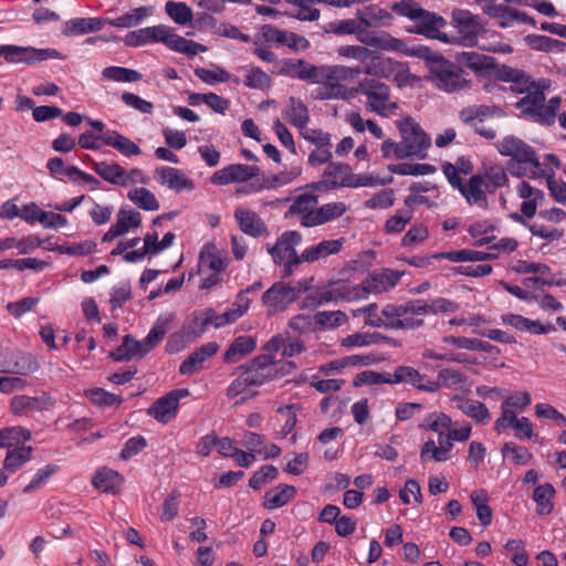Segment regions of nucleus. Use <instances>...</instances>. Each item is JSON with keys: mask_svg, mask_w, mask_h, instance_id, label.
I'll use <instances>...</instances> for the list:
<instances>
[{"mask_svg": "<svg viewBox=\"0 0 566 566\" xmlns=\"http://www.w3.org/2000/svg\"><path fill=\"white\" fill-rule=\"evenodd\" d=\"M359 66L319 65L305 60L284 59L281 62L279 75L298 78L313 84H322L319 95L324 99L346 98L347 87L342 82L360 75Z\"/></svg>", "mask_w": 566, "mask_h": 566, "instance_id": "obj_1", "label": "nucleus"}, {"mask_svg": "<svg viewBox=\"0 0 566 566\" xmlns=\"http://www.w3.org/2000/svg\"><path fill=\"white\" fill-rule=\"evenodd\" d=\"M274 358L275 356H254L248 365L241 366L239 368L240 375L227 389V397L233 399L243 395L240 401H244L251 397L249 394L251 387L260 386L268 380L286 374L285 366L291 364L283 359L275 360Z\"/></svg>", "mask_w": 566, "mask_h": 566, "instance_id": "obj_2", "label": "nucleus"}, {"mask_svg": "<svg viewBox=\"0 0 566 566\" xmlns=\"http://www.w3.org/2000/svg\"><path fill=\"white\" fill-rule=\"evenodd\" d=\"M517 196L524 201L521 203V214L513 213L514 221L527 226L530 232L537 238L546 241H557L563 238L564 230L558 228H551L544 224L534 222L527 224L524 218L532 219L536 214L538 205L545 201V195L541 189L531 186L527 181H522L516 188Z\"/></svg>", "mask_w": 566, "mask_h": 566, "instance_id": "obj_3", "label": "nucleus"}, {"mask_svg": "<svg viewBox=\"0 0 566 566\" xmlns=\"http://www.w3.org/2000/svg\"><path fill=\"white\" fill-rule=\"evenodd\" d=\"M428 78L438 90L449 94L467 91L472 85L463 69L447 59L431 60Z\"/></svg>", "mask_w": 566, "mask_h": 566, "instance_id": "obj_4", "label": "nucleus"}, {"mask_svg": "<svg viewBox=\"0 0 566 566\" xmlns=\"http://www.w3.org/2000/svg\"><path fill=\"white\" fill-rule=\"evenodd\" d=\"M302 242V234L296 230L284 231L268 249L276 265L283 266L282 277H289L304 260L297 254L296 247Z\"/></svg>", "mask_w": 566, "mask_h": 566, "instance_id": "obj_5", "label": "nucleus"}, {"mask_svg": "<svg viewBox=\"0 0 566 566\" xmlns=\"http://www.w3.org/2000/svg\"><path fill=\"white\" fill-rule=\"evenodd\" d=\"M359 92L366 96L369 109L379 116L389 117L398 108L397 103L390 101L389 86L379 80L364 78Z\"/></svg>", "mask_w": 566, "mask_h": 566, "instance_id": "obj_6", "label": "nucleus"}, {"mask_svg": "<svg viewBox=\"0 0 566 566\" xmlns=\"http://www.w3.org/2000/svg\"><path fill=\"white\" fill-rule=\"evenodd\" d=\"M398 129L408 157L424 159L431 146V139L421 126L413 118L407 117L398 123Z\"/></svg>", "mask_w": 566, "mask_h": 566, "instance_id": "obj_7", "label": "nucleus"}, {"mask_svg": "<svg viewBox=\"0 0 566 566\" xmlns=\"http://www.w3.org/2000/svg\"><path fill=\"white\" fill-rule=\"evenodd\" d=\"M402 272L381 269L370 272L358 285H354V293L358 300L366 298L369 294H381L392 290L402 277Z\"/></svg>", "mask_w": 566, "mask_h": 566, "instance_id": "obj_8", "label": "nucleus"}, {"mask_svg": "<svg viewBox=\"0 0 566 566\" xmlns=\"http://www.w3.org/2000/svg\"><path fill=\"white\" fill-rule=\"evenodd\" d=\"M169 328V318L159 316L154 323L147 336L143 342L136 340L130 335H126L123 339L122 347L117 354H145L153 350L167 334Z\"/></svg>", "mask_w": 566, "mask_h": 566, "instance_id": "obj_9", "label": "nucleus"}, {"mask_svg": "<svg viewBox=\"0 0 566 566\" xmlns=\"http://www.w3.org/2000/svg\"><path fill=\"white\" fill-rule=\"evenodd\" d=\"M0 56L8 63L41 62L49 59L63 60L64 55L55 49H36L32 46H19L13 44H0Z\"/></svg>", "mask_w": 566, "mask_h": 566, "instance_id": "obj_10", "label": "nucleus"}, {"mask_svg": "<svg viewBox=\"0 0 566 566\" xmlns=\"http://www.w3.org/2000/svg\"><path fill=\"white\" fill-rule=\"evenodd\" d=\"M504 112L499 106L471 105L462 108L459 117L462 123L471 125L474 132L485 139L492 140L496 137V132L482 125L485 118L492 116H503Z\"/></svg>", "mask_w": 566, "mask_h": 566, "instance_id": "obj_11", "label": "nucleus"}, {"mask_svg": "<svg viewBox=\"0 0 566 566\" xmlns=\"http://www.w3.org/2000/svg\"><path fill=\"white\" fill-rule=\"evenodd\" d=\"M408 313H417L415 300L402 304H386L380 312V318L370 319L371 326L407 331V327H412L415 324L406 319L400 321L399 317Z\"/></svg>", "mask_w": 566, "mask_h": 566, "instance_id": "obj_12", "label": "nucleus"}, {"mask_svg": "<svg viewBox=\"0 0 566 566\" xmlns=\"http://www.w3.org/2000/svg\"><path fill=\"white\" fill-rule=\"evenodd\" d=\"M452 23L457 29L460 43L465 46L476 45L479 33L484 31L480 17L464 9L453 10Z\"/></svg>", "mask_w": 566, "mask_h": 566, "instance_id": "obj_13", "label": "nucleus"}, {"mask_svg": "<svg viewBox=\"0 0 566 566\" xmlns=\"http://www.w3.org/2000/svg\"><path fill=\"white\" fill-rule=\"evenodd\" d=\"M306 290V284L302 282H296L293 285L279 282L274 283L263 293L262 301L265 305L284 310Z\"/></svg>", "mask_w": 566, "mask_h": 566, "instance_id": "obj_14", "label": "nucleus"}, {"mask_svg": "<svg viewBox=\"0 0 566 566\" xmlns=\"http://www.w3.org/2000/svg\"><path fill=\"white\" fill-rule=\"evenodd\" d=\"M496 149L502 156L511 157V160L530 163L536 169L539 167V158L534 148L516 136H505L496 144Z\"/></svg>", "mask_w": 566, "mask_h": 566, "instance_id": "obj_15", "label": "nucleus"}, {"mask_svg": "<svg viewBox=\"0 0 566 566\" xmlns=\"http://www.w3.org/2000/svg\"><path fill=\"white\" fill-rule=\"evenodd\" d=\"M189 389L178 388L169 391L165 396L157 399L149 408L148 415L158 422L168 423L171 421L179 407V400L189 396Z\"/></svg>", "mask_w": 566, "mask_h": 566, "instance_id": "obj_16", "label": "nucleus"}, {"mask_svg": "<svg viewBox=\"0 0 566 566\" xmlns=\"http://www.w3.org/2000/svg\"><path fill=\"white\" fill-rule=\"evenodd\" d=\"M172 28L158 24L142 28L125 35V45L130 48L143 46L151 43H163L168 48Z\"/></svg>", "mask_w": 566, "mask_h": 566, "instance_id": "obj_17", "label": "nucleus"}, {"mask_svg": "<svg viewBox=\"0 0 566 566\" xmlns=\"http://www.w3.org/2000/svg\"><path fill=\"white\" fill-rule=\"evenodd\" d=\"M260 168L244 164H231L212 174L210 181L217 186H226L234 182H245L259 176Z\"/></svg>", "mask_w": 566, "mask_h": 566, "instance_id": "obj_18", "label": "nucleus"}, {"mask_svg": "<svg viewBox=\"0 0 566 566\" xmlns=\"http://www.w3.org/2000/svg\"><path fill=\"white\" fill-rule=\"evenodd\" d=\"M483 12L490 18L499 20V27L502 29L511 28L515 22L535 25V20L526 12L513 9L504 4H484Z\"/></svg>", "mask_w": 566, "mask_h": 566, "instance_id": "obj_19", "label": "nucleus"}, {"mask_svg": "<svg viewBox=\"0 0 566 566\" xmlns=\"http://www.w3.org/2000/svg\"><path fill=\"white\" fill-rule=\"evenodd\" d=\"M358 301L353 286H340L336 289H323L310 293L303 300V307H318L333 301Z\"/></svg>", "mask_w": 566, "mask_h": 566, "instance_id": "obj_20", "label": "nucleus"}, {"mask_svg": "<svg viewBox=\"0 0 566 566\" xmlns=\"http://www.w3.org/2000/svg\"><path fill=\"white\" fill-rule=\"evenodd\" d=\"M155 179L161 186H166L177 193L184 190L191 191L196 188L193 180L188 178L182 170L169 166L156 168Z\"/></svg>", "mask_w": 566, "mask_h": 566, "instance_id": "obj_21", "label": "nucleus"}, {"mask_svg": "<svg viewBox=\"0 0 566 566\" xmlns=\"http://www.w3.org/2000/svg\"><path fill=\"white\" fill-rule=\"evenodd\" d=\"M409 384L416 387L418 390L426 392H437L440 389L438 382H433L421 375L417 369L409 366H399L391 374L390 384Z\"/></svg>", "mask_w": 566, "mask_h": 566, "instance_id": "obj_22", "label": "nucleus"}, {"mask_svg": "<svg viewBox=\"0 0 566 566\" xmlns=\"http://www.w3.org/2000/svg\"><path fill=\"white\" fill-rule=\"evenodd\" d=\"M234 219L240 230L252 238H260L268 234V227L261 217L253 210L247 208H237Z\"/></svg>", "mask_w": 566, "mask_h": 566, "instance_id": "obj_23", "label": "nucleus"}, {"mask_svg": "<svg viewBox=\"0 0 566 566\" xmlns=\"http://www.w3.org/2000/svg\"><path fill=\"white\" fill-rule=\"evenodd\" d=\"M484 178L481 174L472 175L468 182H463L459 189V192L464 197L465 201L470 206H478L479 208L486 210L489 207L488 191L483 185Z\"/></svg>", "mask_w": 566, "mask_h": 566, "instance_id": "obj_24", "label": "nucleus"}, {"mask_svg": "<svg viewBox=\"0 0 566 566\" xmlns=\"http://www.w3.org/2000/svg\"><path fill=\"white\" fill-rule=\"evenodd\" d=\"M352 174L353 171L349 165L339 161H332L325 168L321 184L328 189H336L339 187L349 188Z\"/></svg>", "mask_w": 566, "mask_h": 566, "instance_id": "obj_25", "label": "nucleus"}, {"mask_svg": "<svg viewBox=\"0 0 566 566\" xmlns=\"http://www.w3.org/2000/svg\"><path fill=\"white\" fill-rule=\"evenodd\" d=\"M453 438L450 432L444 433L440 432L438 437V443L436 444L433 440L427 441L421 449L420 459L422 462L428 461L432 458L436 462H442L449 459V453L453 448Z\"/></svg>", "mask_w": 566, "mask_h": 566, "instance_id": "obj_26", "label": "nucleus"}, {"mask_svg": "<svg viewBox=\"0 0 566 566\" xmlns=\"http://www.w3.org/2000/svg\"><path fill=\"white\" fill-rule=\"evenodd\" d=\"M39 367L35 356H0V373L3 374L28 375Z\"/></svg>", "mask_w": 566, "mask_h": 566, "instance_id": "obj_27", "label": "nucleus"}, {"mask_svg": "<svg viewBox=\"0 0 566 566\" xmlns=\"http://www.w3.org/2000/svg\"><path fill=\"white\" fill-rule=\"evenodd\" d=\"M376 344H389L392 347L400 346V343L398 340L387 337L378 332H374V333L358 332V333H355L352 335H347L346 337L342 338V340H340L342 347L347 348V349H352L355 347H365V346L376 345Z\"/></svg>", "mask_w": 566, "mask_h": 566, "instance_id": "obj_28", "label": "nucleus"}, {"mask_svg": "<svg viewBox=\"0 0 566 566\" xmlns=\"http://www.w3.org/2000/svg\"><path fill=\"white\" fill-rule=\"evenodd\" d=\"M265 354H301L305 350L304 343L290 334H279L266 342L262 348Z\"/></svg>", "mask_w": 566, "mask_h": 566, "instance_id": "obj_29", "label": "nucleus"}, {"mask_svg": "<svg viewBox=\"0 0 566 566\" xmlns=\"http://www.w3.org/2000/svg\"><path fill=\"white\" fill-rule=\"evenodd\" d=\"M346 211L344 202H329L321 206L314 213H308L303 222V227L310 228L321 226L337 219Z\"/></svg>", "mask_w": 566, "mask_h": 566, "instance_id": "obj_30", "label": "nucleus"}, {"mask_svg": "<svg viewBox=\"0 0 566 566\" xmlns=\"http://www.w3.org/2000/svg\"><path fill=\"white\" fill-rule=\"evenodd\" d=\"M344 242V238L323 240L303 250L301 259L304 260V262L313 263L329 255L337 254L342 250Z\"/></svg>", "mask_w": 566, "mask_h": 566, "instance_id": "obj_31", "label": "nucleus"}, {"mask_svg": "<svg viewBox=\"0 0 566 566\" xmlns=\"http://www.w3.org/2000/svg\"><path fill=\"white\" fill-rule=\"evenodd\" d=\"M457 61L481 76H488L495 66V57L474 51L458 54Z\"/></svg>", "mask_w": 566, "mask_h": 566, "instance_id": "obj_32", "label": "nucleus"}, {"mask_svg": "<svg viewBox=\"0 0 566 566\" xmlns=\"http://www.w3.org/2000/svg\"><path fill=\"white\" fill-rule=\"evenodd\" d=\"M416 33L422 34L430 39H439L447 42L446 35H441L440 29L444 27L446 21L436 13L422 10L421 17L416 20Z\"/></svg>", "mask_w": 566, "mask_h": 566, "instance_id": "obj_33", "label": "nucleus"}, {"mask_svg": "<svg viewBox=\"0 0 566 566\" xmlns=\"http://www.w3.org/2000/svg\"><path fill=\"white\" fill-rule=\"evenodd\" d=\"M501 318L503 324L534 335L548 334L555 331L552 325H543L539 321H533L518 314H504Z\"/></svg>", "mask_w": 566, "mask_h": 566, "instance_id": "obj_34", "label": "nucleus"}, {"mask_svg": "<svg viewBox=\"0 0 566 566\" xmlns=\"http://www.w3.org/2000/svg\"><path fill=\"white\" fill-rule=\"evenodd\" d=\"M452 400L462 413L473 419L476 423L484 424L490 421L491 413L484 403L458 395Z\"/></svg>", "mask_w": 566, "mask_h": 566, "instance_id": "obj_35", "label": "nucleus"}, {"mask_svg": "<svg viewBox=\"0 0 566 566\" xmlns=\"http://www.w3.org/2000/svg\"><path fill=\"white\" fill-rule=\"evenodd\" d=\"M49 400L45 396L15 395L11 398L10 411L15 416L31 411H42L49 407Z\"/></svg>", "mask_w": 566, "mask_h": 566, "instance_id": "obj_36", "label": "nucleus"}, {"mask_svg": "<svg viewBox=\"0 0 566 566\" xmlns=\"http://www.w3.org/2000/svg\"><path fill=\"white\" fill-rule=\"evenodd\" d=\"M433 259H446L451 262H482L494 260L497 258L496 253L483 252L471 249L453 250L448 252H439L432 255Z\"/></svg>", "mask_w": 566, "mask_h": 566, "instance_id": "obj_37", "label": "nucleus"}, {"mask_svg": "<svg viewBox=\"0 0 566 566\" xmlns=\"http://www.w3.org/2000/svg\"><path fill=\"white\" fill-rule=\"evenodd\" d=\"M123 482L124 478L117 471L103 468L95 473L92 484L102 493L116 494Z\"/></svg>", "mask_w": 566, "mask_h": 566, "instance_id": "obj_38", "label": "nucleus"}, {"mask_svg": "<svg viewBox=\"0 0 566 566\" xmlns=\"http://www.w3.org/2000/svg\"><path fill=\"white\" fill-rule=\"evenodd\" d=\"M101 138L105 145L115 148L123 156L132 157L142 154V149L137 144L117 130H107L101 135Z\"/></svg>", "mask_w": 566, "mask_h": 566, "instance_id": "obj_39", "label": "nucleus"}, {"mask_svg": "<svg viewBox=\"0 0 566 566\" xmlns=\"http://www.w3.org/2000/svg\"><path fill=\"white\" fill-rule=\"evenodd\" d=\"M94 171L105 181L116 186H127L129 175L119 164L93 163Z\"/></svg>", "mask_w": 566, "mask_h": 566, "instance_id": "obj_40", "label": "nucleus"}, {"mask_svg": "<svg viewBox=\"0 0 566 566\" xmlns=\"http://www.w3.org/2000/svg\"><path fill=\"white\" fill-rule=\"evenodd\" d=\"M296 493L295 486L280 484L265 493L263 506L268 510L282 507L292 501L296 496Z\"/></svg>", "mask_w": 566, "mask_h": 566, "instance_id": "obj_41", "label": "nucleus"}, {"mask_svg": "<svg viewBox=\"0 0 566 566\" xmlns=\"http://www.w3.org/2000/svg\"><path fill=\"white\" fill-rule=\"evenodd\" d=\"M547 87L546 82H543L542 85L535 87L532 92L530 91L525 96L520 98L515 103V108L520 111L521 117L524 119H530L532 115L535 113L536 108L542 102H545L544 90Z\"/></svg>", "mask_w": 566, "mask_h": 566, "instance_id": "obj_42", "label": "nucleus"}, {"mask_svg": "<svg viewBox=\"0 0 566 566\" xmlns=\"http://www.w3.org/2000/svg\"><path fill=\"white\" fill-rule=\"evenodd\" d=\"M105 18H75L65 23L63 33L67 36L101 31L105 25Z\"/></svg>", "mask_w": 566, "mask_h": 566, "instance_id": "obj_43", "label": "nucleus"}, {"mask_svg": "<svg viewBox=\"0 0 566 566\" xmlns=\"http://www.w3.org/2000/svg\"><path fill=\"white\" fill-rule=\"evenodd\" d=\"M285 117L298 129V132L307 127L310 122V114L306 105L301 99L293 96L289 99V104L285 109Z\"/></svg>", "mask_w": 566, "mask_h": 566, "instance_id": "obj_44", "label": "nucleus"}, {"mask_svg": "<svg viewBox=\"0 0 566 566\" xmlns=\"http://www.w3.org/2000/svg\"><path fill=\"white\" fill-rule=\"evenodd\" d=\"M291 6L289 14L300 21H316L319 18V10L315 8L316 0H284Z\"/></svg>", "mask_w": 566, "mask_h": 566, "instance_id": "obj_45", "label": "nucleus"}, {"mask_svg": "<svg viewBox=\"0 0 566 566\" xmlns=\"http://www.w3.org/2000/svg\"><path fill=\"white\" fill-rule=\"evenodd\" d=\"M417 313L438 314V313H454L460 308V305L451 300L444 297H437L428 303L424 300H415Z\"/></svg>", "mask_w": 566, "mask_h": 566, "instance_id": "obj_46", "label": "nucleus"}, {"mask_svg": "<svg viewBox=\"0 0 566 566\" xmlns=\"http://www.w3.org/2000/svg\"><path fill=\"white\" fill-rule=\"evenodd\" d=\"M555 489L551 483L538 485L533 491V500L536 503V513L538 515H548L554 509L553 499Z\"/></svg>", "mask_w": 566, "mask_h": 566, "instance_id": "obj_47", "label": "nucleus"}, {"mask_svg": "<svg viewBox=\"0 0 566 566\" xmlns=\"http://www.w3.org/2000/svg\"><path fill=\"white\" fill-rule=\"evenodd\" d=\"M390 13L385 9L370 4L358 11V22L361 23L363 32L367 28L378 27L384 20L390 19Z\"/></svg>", "mask_w": 566, "mask_h": 566, "instance_id": "obj_48", "label": "nucleus"}, {"mask_svg": "<svg viewBox=\"0 0 566 566\" xmlns=\"http://www.w3.org/2000/svg\"><path fill=\"white\" fill-rule=\"evenodd\" d=\"M317 205V197L312 193H302L291 203L286 217L301 216L300 223L303 226L304 219L308 213H314V207Z\"/></svg>", "mask_w": 566, "mask_h": 566, "instance_id": "obj_49", "label": "nucleus"}, {"mask_svg": "<svg viewBox=\"0 0 566 566\" xmlns=\"http://www.w3.org/2000/svg\"><path fill=\"white\" fill-rule=\"evenodd\" d=\"M142 73L136 70L124 66H107L102 71V78L117 83H135L140 81Z\"/></svg>", "mask_w": 566, "mask_h": 566, "instance_id": "obj_50", "label": "nucleus"}, {"mask_svg": "<svg viewBox=\"0 0 566 566\" xmlns=\"http://www.w3.org/2000/svg\"><path fill=\"white\" fill-rule=\"evenodd\" d=\"M147 7H138L115 19L105 18V24L115 28H133L143 22L149 14Z\"/></svg>", "mask_w": 566, "mask_h": 566, "instance_id": "obj_51", "label": "nucleus"}, {"mask_svg": "<svg viewBox=\"0 0 566 566\" xmlns=\"http://www.w3.org/2000/svg\"><path fill=\"white\" fill-rule=\"evenodd\" d=\"M32 447H18L10 449L3 461V469L6 472L14 473L23 464L31 460Z\"/></svg>", "mask_w": 566, "mask_h": 566, "instance_id": "obj_52", "label": "nucleus"}, {"mask_svg": "<svg viewBox=\"0 0 566 566\" xmlns=\"http://www.w3.org/2000/svg\"><path fill=\"white\" fill-rule=\"evenodd\" d=\"M168 48L175 52L184 53L190 56L197 55L198 53L206 52L207 46L195 42L192 40H187L176 33L174 30L171 31L170 40L168 43Z\"/></svg>", "mask_w": 566, "mask_h": 566, "instance_id": "obj_53", "label": "nucleus"}, {"mask_svg": "<svg viewBox=\"0 0 566 566\" xmlns=\"http://www.w3.org/2000/svg\"><path fill=\"white\" fill-rule=\"evenodd\" d=\"M166 14L179 25H186L192 21V9L185 2L167 1L165 4Z\"/></svg>", "mask_w": 566, "mask_h": 566, "instance_id": "obj_54", "label": "nucleus"}, {"mask_svg": "<svg viewBox=\"0 0 566 566\" xmlns=\"http://www.w3.org/2000/svg\"><path fill=\"white\" fill-rule=\"evenodd\" d=\"M127 197L140 209L146 211H157L160 207L155 195L147 188H136L130 190Z\"/></svg>", "mask_w": 566, "mask_h": 566, "instance_id": "obj_55", "label": "nucleus"}, {"mask_svg": "<svg viewBox=\"0 0 566 566\" xmlns=\"http://www.w3.org/2000/svg\"><path fill=\"white\" fill-rule=\"evenodd\" d=\"M481 175L484 178L483 185L488 193H494L509 181L507 175L502 167H489Z\"/></svg>", "mask_w": 566, "mask_h": 566, "instance_id": "obj_56", "label": "nucleus"}, {"mask_svg": "<svg viewBox=\"0 0 566 566\" xmlns=\"http://www.w3.org/2000/svg\"><path fill=\"white\" fill-rule=\"evenodd\" d=\"M348 321L347 315L343 311H322L314 315L315 325L321 328H336Z\"/></svg>", "mask_w": 566, "mask_h": 566, "instance_id": "obj_57", "label": "nucleus"}, {"mask_svg": "<svg viewBox=\"0 0 566 566\" xmlns=\"http://www.w3.org/2000/svg\"><path fill=\"white\" fill-rule=\"evenodd\" d=\"M326 33L336 35L360 34L363 32L361 23L357 19H345L332 21L324 25Z\"/></svg>", "mask_w": 566, "mask_h": 566, "instance_id": "obj_58", "label": "nucleus"}, {"mask_svg": "<svg viewBox=\"0 0 566 566\" xmlns=\"http://www.w3.org/2000/svg\"><path fill=\"white\" fill-rule=\"evenodd\" d=\"M389 171L401 175V176H424L431 175L437 169L434 166L430 164H410V163H400L390 165L388 167Z\"/></svg>", "mask_w": 566, "mask_h": 566, "instance_id": "obj_59", "label": "nucleus"}, {"mask_svg": "<svg viewBox=\"0 0 566 566\" xmlns=\"http://www.w3.org/2000/svg\"><path fill=\"white\" fill-rule=\"evenodd\" d=\"M85 396L98 407L119 406L123 402V398L120 396L108 392L103 388L85 390Z\"/></svg>", "mask_w": 566, "mask_h": 566, "instance_id": "obj_60", "label": "nucleus"}, {"mask_svg": "<svg viewBox=\"0 0 566 566\" xmlns=\"http://www.w3.org/2000/svg\"><path fill=\"white\" fill-rule=\"evenodd\" d=\"M272 80L261 67L252 66L243 81V84L253 90L264 91L271 86Z\"/></svg>", "mask_w": 566, "mask_h": 566, "instance_id": "obj_61", "label": "nucleus"}, {"mask_svg": "<svg viewBox=\"0 0 566 566\" xmlns=\"http://www.w3.org/2000/svg\"><path fill=\"white\" fill-rule=\"evenodd\" d=\"M412 210L399 209L385 223L386 233H400L412 219Z\"/></svg>", "mask_w": 566, "mask_h": 566, "instance_id": "obj_62", "label": "nucleus"}, {"mask_svg": "<svg viewBox=\"0 0 566 566\" xmlns=\"http://www.w3.org/2000/svg\"><path fill=\"white\" fill-rule=\"evenodd\" d=\"M509 171L511 172L512 176L530 177L532 179H537L545 176V171L541 163L538 169H536L534 165H530V163H520L518 160H511L509 164Z\"/></svg>", "mask_w": 566, "mask_h": 566, "instance_id": "obj_63", "label": "nucleus"}, {"mask_svg": "<svg viewBox=\"0 0 566 566\" xmlns=\"http://www.w3.org/2000/svg\"><path fill=\"white\" fill-rule=\"evenodd\" d=\"M279 471L272 464L262 465L249 480V486L260 490L264 484L277 478Z\"/></svg>", "mask_w": 566, "mask_h": 566, "instance_id": "obj_64", "label": "nucleus"}]
</instances>
